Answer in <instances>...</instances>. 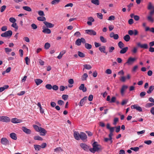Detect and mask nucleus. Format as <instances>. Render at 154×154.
I'll return each mask as SVG.
<instances>
[{
    "label": "nucleus",
    "instance_id": "64",
    "mask_svg": "<svg viewBox=\"0 0 154 154\" xmlns=\"http://www.w3.org/2000/svg\"><path fill=\"white\" fill-rule=\"evenodd\" d=\"M5 51L6 53L12 51L11 49L9 48H5Z\"/></svg>",
    "mask_w": 154,
    "mask_h": 154
},
{
    "label": "nucleus",
    "instance_id": "22",
    "mask_svg": "<svg viewBox=\"0 0 154 154\" xmlns=\"http://www.w3.org/2000/svg\"><path fill=\"white\" fill-rule=\"evenodd\" d=\"M122 49L120 51V53L121 54H124L128 50V47H126L124 48H121Z\"/></svg>",
    "mask_w": 154,
    "mask_h": 154
},
{
    "label": "nucleus",
    "instance_id": "51",
    "mask_svg": "<svg viewBox=\"0 0 154 154\" xmlns=\"http://www.w3.org/2000/svg\"><path fill=\"white\" fill-rule=\"evenodd\" d=\"M11 26L13 27L16 29H18V26L16 23H14L12 24L11 25Z\"/></svg>",
    "mask_w": 154,
    "mask_h": 154
},
{
    "label": "nucleus",
    "instance_id": "47",
    "mask_svg": "<svg viewBox=\"0 0 154 154\" xmlns=\"http://www.w3.org/2000/svg\"><path fill=\"white\" fill-rule=\"evenodd\" d=\"M25 60L26 61V64L27 65H28L29 64V62L30 61V59H29L28 57H25Z\"/></svg>",
    "mask_w": 154,
    "mask_h": 154
},
{
    "label": "nucleus",
    "instance_id": "30",
    "mask_svg": "<svg viewBox=\"0 0 154 154\" xmlns=\"http://www.w3.org/2000/svg\"><path fill=\"white\" fill-rule=\"evenodd\" d=\"M82 43V40L81 38H78L75 42V44L78 46H79L81 45Z\"/></svg>",
    "mask_w": 154,
    "mask_h": 154
},
{
    "label": "nucleus",
    "instance_id": "8",
    "mask_svg": "<svg viewBox=\"0 0 154 154\" xmlns=\"http://www.w3.org/2000/svg\"><path fill=\"white\" fill-rule=\"evenodd\" d=\"M85 31L86 34L91 35H95L97 34L96 32L93 29H87Z\"/></svg>",
    "mask_w": 154,
    "mask_h": 154
},
{
    "label": "nucleus",
    "instance_id": "62",
    "mask_svg": "<svg viewBox=\"0 0 154 154\" xmlns=\"http://www.w3.org/2000/svg\"><path fill=\"white\" fill-rule=\"evenodd\" d=\"M88 20L91 21V22H94V19L92 17H90L88 18Z\"/></svg>",
    "mask_w": 154,
    "mask_h": 154
},
{
    "label": "nucleus",
    "instance_id": "36",
    "mask_svg": "<svg viewBox=\"0 0 154 154\" xmlns=\"http://www.w3.org/2000/svg\"><path fill=\"white\" fill-rule=\"evenodd\" d=\"M37 19L38 20L42 21H44L46 20L45 18L43 16L38 17H37Z\"/></svg>",
    "mask_w": 154,
    "mask_h": 154
},
{
    "label": "nucleus",
    "instance_id": "18",
    "mask_svg": "<svg viewBox=\"0 0 154 154\" xmlns=\"http://www.w3.org/2000/svg\"><path fill=\"white\" fill-rule=\"evenodd\" d=\"M44 23L46 26L48 28H51L53 27L54 25L53 24H52L51 23H49L47 21H45L44 22Z\"/></svg>",
    "mask_w": 154,
    "mask_h": 154
},
{
    "label": "nucleus",
    "instance_id": "46",
    "mask_svg": "<svg viewBox=\"0 0 154 154\" xmlns=\"http://www.w3.org/2000/svg\"><path fill=\"white\" fill-rule=\"evenodd\" d=\"M31 26L32 28L33 29H37L38 27L37 25L34 23L31 24Z\"/></svg>",
    "mask_w": 154,
    "mask_h": 154
},
{
    "label": "nucleus",
    "instance_id": "52",
    "mask_svg": "<svg viewBox=\"0 0 154 154\" xmlns=\"http://www.w3.org/2000/svg\"><path fill=\"white\" fill-rule=\"evenodd\" d=\"M133 6V4L132 3H130L129 5H128L127 6L128 7V11H130L131 10V8Z\"/></svg>",
    "mask_w": 154,
    "mask_h": 154
},
{
    "label": "nucleus",
    "instance_id": "32",
    "mask_svg": "<svg viewBox=\"0 0 154 154\" xmlns=\"http://www.w3.org/2000/svg\"><path fill=\"white\" fill-rule=\"evenodd\" d=\"M78 54L79 57L81 58L84 57L85 56L84 53L80 51L78 52Z\"/></svg>",
    "mask_w": 154,
    "mask_h": 154
},
{
    "label": "nucleus",
    "instance_id": "7",
    "mask_svg": "<svg viewBox=\"0 0 154 154\" xmlns=\"http://www.w3.org/2000/svg\"><path fill=\"white\" fill-rule=\"evenodd\" d=\"M1 143L4 145H9V142L5 137H3L1 139Z\"/></svg>",
    "mask_w": 154,
    "mask_h": 154
},
{
    "label": "nucleus",
    "instance_id": "1",
    "mask_svg": "<svg viewBox=\"0 0 154 154\" xmlns=\"http://www.w3.org/2000/svg\"><path fill=\"white\" fill-rule=\"evenodd\" d=\"M93 148H91L89 149L90 151L94 153L96 151H98L101 149V147L100 145L98 144L97 142H94L92 144Z\"/></svg>",
    "mask_w": 154,
    "mask_h": 154
},
{
    "label": "nucleus",
    "instance_id": "59",
    "mask_svg": "<svg viewBox=\"0 0 154 154\" xmlns=\"http://www.w3.org/2000/svg\"><path fill=\"white\" fill-rule=\"evenodd\" d=\"M38 14L39 16H45V14H44V12L42 11H38Z\"/></svg>",
    "mask_w": 154,
    "mask_h": 154
},
{
    "label": "nucleus",
    "instance_id": "42",
    "mask_svg": "<svg viewBox=\"0 0 154 154\" xmlns=\"http://www.w3.org/2000/svg\"><path fill=\"white\" fill-rule=\"evenodd\" d=\"M63 151V150L60 147H57L54 149V152H58Z\"/></svg>",
    "mask_w": 154,
    "mask_h": 154
},
{
    "label": "nucleus",
    "instance_id": "24",
    "mask_svg": "<svg viewBox=\"0 0 154 154\" xmlns=\"http://www.w3.org/2000/svg\"><path fill=\"white\" fill-rule=\"evenodd\" d=\"M147 8L149 10L154 9V6H153L151 2H149L147 5Z\"/></svg>",
    "mask_w": 154,
    "mask_h": 154
},
{
    "label": "nucleus",
    "instance_id": "45",
    "mask_svg": "<svg viewBox=\"0 0 154 154\" xmlns=\"http://www.w3.org/2000/svg\"><path fill=\"white\" fill-rule=\"evenodd\" d=\"M34 148L36 150L38 151L41 149L40 145H34Z\"/></svg>",
    "mask_w": 154,
    "mask_h": 154
},
{
    "label": "nucleus",
    "instance_id": "38",
    "mask_svg": "<svg viewBox=\"0 0 154 154\" xmlns=\"http://www.w3.org/2000/svg\"><path fill=\"white\" fill-rule=\"evenodd\" d=\"M33 127L35 129V130L37 132H38L39 131V130L40 129V128L41 127H39L37 125H33Z\"/></svg>",
    "mask_w": 154,
    "mask_h": 154
},
{
    "label": "nucleus",
    "instance_id": "48",
    "mask_svg": "<svg viewBox=\"0 0 154 154\" xmlns=\"http://www.w3.org/2000/svg\"><path fill=\"white\" fill-rule=\"evenodd\" d=\"M9 21L10 22L14 23L16 21V20L14 17H11L9 19Z\"/></svg>",
    "mask_w": 154,
    "mask_h": 154
},
{
    "label": "nucleus",
    "instance_id": "15",
    "mask_svg": "<svg viewBox=\"0 0 154 154\" xmlns=\"http://www.w3.org/2000/svg\"><path fill=\"white\" fill-rule=\"evenodd\" d=\"M74 137L76 140H79L80 139V134L78 131H75L73 133Z\"/></svg>",
    "mask_w": 154,
    "mask_h": 154
},
{
    "label": "nucleus",
    "instance_id": "55",
    "mask_svg": "<svg viewBox=\"0 0 154 154\" xmlns=\"http://www.w3.org/2000/svg\"><path fill=\"white\" fill-rule=\"evenodd\" d=\"M6 6L5 5L2 6L0 8V11L1 12H3L6 8Z\"/></svg>",
    "mask_w": 154,
    "mask_h": 154
},
{
    "label": "nucleus",
    "instance_id": "56",
    "mask_svg": "<svg viewBox=\"0 0 154 154\" xmlns=\"http://www.w3.org/2000/svg\"><path fill=\"white\" fill-rule=\"evenodd\" d=\"M81 35V33L79 31L76 32L74 34V35L76 37H79Z\"/></svg>",
    "mask_w": 154,
    "mask_h": 154
},
{
    "label": "nucleus",
    "instance_id": "53",
    "mask_svg": "<svg viewBox=\"0 0 154 154\" xmlns=\"http://www.w3.org/2000/svg\"><path fill=\"white\" fill-rule=\"evenodd\" d=\"M130 149L134 151L135 152H137L138 151L139 148L138 147H131Z\"/></svg>",
    "mask_w": 154,
    "mask_h": 154
},
{
    "label": "nucleus",
    "instance_id": "37",
    "mask_svg": "<svg viewBox=\"0 0 154 154\" xmlns=\"http://www.w3.org/2000/svg\"><path fill=\"white\" fill-rule=\"evenodd\" d=\"M118 45L120 48H122L124 47V44L122 42L120 41L118 43Z\"/></svg>",
    "mask_w": 154,
    "mask_h": 154
},
{
    "label": "nucleus",
    "instance_id": "44",
    "mask_svg": "<svg viewBox=\"0 0 154 154\" xmlns=\"http://www.w3.org/2000/svg\"><path fill=\"white\" fill-rule=\"evenodd\" d=\"M50 47V44L48 43H46L45 45V49H48Z\"/></svg>",
    "mask_w": 154,
    "mask_h": 154
},
{
    "label": "nucleus",
    "instance_id": "16",
    "mask_svg": "<svg viewBox=\"0 0 154 154\" xmlns=\"http://www.w3.org/2000/svg\"><path fill=\"white\" fill-rule=\"evenodd\" d=\"M38 132H39L41 134V135L45 136V134L47 133V131L45 129L41 127Z\"/></svg>",
    "mask_w": 154,
    "mask_h": 154
},
{
    "label": "nucleus",
    "instance_id": "2",
    "mask_svg": "<svg viewBox=\"0 0 154 154\" xmlns=\"http://www.w3.org/2000/svg\"><path fill=\"white\" fill-rule=\"evenodd\" d=\"M136 60V58L135 57H129L128 58L127 61L124 64V65H125L126 64H127L128 65H131Z\"/></svg>",
    "mask_w": 154,
    "mask_h": 154
},
{
    "label": "nucleus",
    "instance_id": "61",
    "mask_svg": "<svg viewBox=\"0 0 154 154\" xmlns=\"http://www.w3.org/2000/svg\"><path fill=\"white\" fill-rule=\"evenodd\" d=\"M115 128H116V132L118 133L119 132L120 130V126H118L117 127H115Z\"/></svg>",
    "mask_w": 154,
    "mask_h": 154
},
{
    "label": "nucleus",
    "instance_id": "10",
    "mask_svg": "<svg viewBox=\"0 0 154 154\" xmlns=\"http://www.w3.org/2000/svg\"><path fill=\"white\" fill-rule=\"evenodd\" d=\"M137 45L141 48L147 49L148 48V45L147 44H141L139 42L137 43Z\"/></svg>",
    "mask_w": 154,
    "mask_h": 154
},
{
    "label": "nucleus",
    "instance_id": "6",
    "mask_svg": "<svg viewBox=\"0 0 154 154\" xmlns=\"http://www.w3.org/2000/svg\"><path fill=\"white\" fill-rule=\"evenodd\" d=\"M0 121L1 122H8L10 121V119L9 117L6 116H0Z\"/></svg>",
    "mask_w": 154,
    "mask_h": 154
},
{
    "label": "nucleus",
    "instance_id": "29",
    "mask_svg": "<svg viewBox=\"0 0 154 154\" xmlns=\"http://www.w3.org/2000/svg\"><path fill=\"white\" fill-rule=\"evenodd\" d=\"M123 38L125 41L127 42L129 41L130 40V37L129 35H126L124 36Z\"/></svg>",
    "mask_w": 154,
    "mask_h": 154
},
{
    "label": "nucleus",
    "instance_id": "3",
    "mask_svg": "<svg viewBox=\"0 0 154 154\" xmlns=\"http://www.w3.org/2000/svg\"><path fill=\"white\" fill-rule=\"evenodd\" d=\"M115 127H110V125L109 123H108L106 125V128L107 129L109 130L110 133L109 135V137H112L113 136V132L114 131V129Z\"/></svg>",
    "mask_w": 154,
    "mask_h": 154
},
{
    "label": "nucleus",
    "instance_id": "25",
    "mask_svg": "<svg viewBox=\"0 0 154 154\" xmlns=\"http://www.w3.org/2000/svg\"><path fill=\"white\" fill-rule=\"evenodd\" d=\"M35 81L37 85H39L43 82L42 80L40 79H36L35 80Z\"/></svg>",
    "mask_w": 154,
    "mask_h": 154
},
{
    "label": "nucleus",
    "instance_id": "17",
    "mask_svg": "<svg viewBox=\"0 0 154 154\" xmlns=\"http://www.w3.org/2000/svg\"><path fill=\"white\" fill-rule=\"evenodd\" d=\"M45 27V26H44L42 27V29L43 30H42V32L45 33L47 34H50L51 33V31L50 29L48 28L44 29Z\"/></svg>",
    "mask_w": 154,
    "mask_h": 154
},
{
    "label": "nucleus",
    "instance_id": "63",
    "mask_svg": "<svg viewBox=\"0 0 154 154\" xmlns=\"http://www.w3.org/2000/svg\"><path fill=\"white\" fill-rule=\"evenodd\" d=\"M57 103L59 105H62L64 104V102L62 100H59L58 101Z\"/></svg>",
    "mask_w": 154,
    "mask_h": 154
},
{
    "label": "nucleus",
    "instance_id": "26",
    "mask_svg": "<svg viewBox=\"0 0 154 154\" xmlns=\"http://www.w3.org/2000/svg\"><path fill=\"white\" fill-rule=\"evenodd\" d=\"M88 77V75L87 73H85L82 75L81 79L82 81H85L87 79V78Z\"/></svg>",
    "mask_w": 154,
    "mask_h": 154
},
{
    "label": "nucleus",
    "instance_id": "20",
    "mask_svg": "<svg viewBox=\"0 0 154 154\" xmlns=\"http://www.w3.org/2000/svg\"><path fill=\"white\" fill-rule=\"evenodd\" d=\"M87 97H84L81 99L79 105L80 106H82L84 104V101L87 100Z\"/></svg>",
    "mask_w": 154,
    "mask_h": 154
},
{
    "label": "nucleus",
    "instance_id": "9",
    "mask_svg": "<svg viewBox=\"0 0 154 154\" xmlns=\"http://www.w3.org/2000/svg\"><path fill=\"white\" fill-rule=\"evenodd\" d=\"M128 34L130 35H134L135 36L137 35L138 34V32L136 29H134V30H129L128 31Z\"/></svg>",
    "mask_w": 154,
    "mask_h": 154
},
{
    "label": "nucleus",
    "instance_id": "34",
    "mask_svg": "<svg viewBox=\"0 0 154 154\" xmlns=\"http://www.w3.org/2000/svg\"><path fill=\"white\" fill-rule=\"evenodd\" d=\"M91 2L95 5H99L100 4L99 0H91Z\"/></svg>",
    "mask_w": 154,
    "mask_h": 154
},
{
    "label": "nucleus",
    "instance_id": "11",
    "mask_svg": "<svg viewBox=\"0 0 154 154\" xmlns=\"http://www.w3.org/2000/svg\"><path fill=\"white\" fill-rule=\"evenodd\" d=\"M131 108L132 109H136L137 110L140 112L142 111L141 108L139 106H137V105H131Z\"/></svg>",
    "mask_w": 154,
    "mask_h": 154
},
{
    "label": "nucleus",
    "instance_id": "40",
    "mask_svg": "<svg viewBox=\"0 0 154 154\" xmlns=\"http://www.w3.org/2000/svg\"><path fill=\"white\" fill-rule=\"evenodd\" d=\"M34 139L35 140H43L42 138L38 135L34 136Z\"/></svg>",
    "mask_w": 154,
    "mask_h": 154
},
{
    "label": "nucleus",
    "instance_id": "60",
    "mask_svg": "<svg viewBox=\"0 0 154 154\" xmlns=\"http://www.w3.org/2000/svg\"><path fill=\"white\" fill-rule=\"evenodd\" d=\"M152 143V141L151 140H145L144 141V143L147 145H150Z\"/></svg>",
    "mask_w": 154,
    "mask_h": 154
},
{
    "label": "nucleus",
    "instance_id": "57",
    "mask_svg": "<svg viewBox=\"0 0 154 154\" xmlns=\"http://www.w3.org/2000/svg\"><path fill=\"white\" fill-rule=\"evenodd\" d=\"M116 98L115 97H112L111 98V100L110 101V103H114L116 101Z\"/></svg>",
    "mask_w": 154,
    "mask_h": 154
},
{
    "label": "nucleus",
    "instance_id": "5",
    "mask_svg": "<svg viewBox=\"0 0 154 154\" xmlns=\"http://www.w3.org/2000/svg\"><path fill=\"white\" fill-rule=\"evenodd\" d=\"M80 146L86 152H88L90 149L89 146L85 143H80Z\"/></svg>",
    "mask_w": 154,
    "mask_h": 154
},
{
    "label": "nucleus",
    "instance_id": "12",
    "mask_svg": "<svg viewBox=\"0 0 154 154\" xmlns=\"http://www.w3.org/2000/svg\"><path fill=\"white\" fill-rule=\"evenodd\" d=\"M11 121L13 123H18L21 122L22 121L21 119H18L17 118H13L11 119Z\"/></svg>",
    "mask_w": 154,
    "mask_h": 154
},
{
    "label": "nucleus",
    "instance_id": "33",
    "mask_svg": "<svg viewBox=\"0 0 154 154\" xmlns=\"http://www.w3.org/2000/svg\"><path fill=\"white\" fill-rule=\"evenodd\" d=\"M83 66L84 68L83 69V70H84L85 69H90L92 68V67L89 64H85Z\"/></svg>",
    "mask_w": 154,
    "mask_h": 154
},
{
    "label": "nucleus",
    "instance_id": "49",
    "mask_svg": "<svg viewBox=\"0 0 154 154\" xmlns=\"http://www.w3.org/2000/svg\"><path fill=\"white\" fill-rule=\"evenodd\" d=\"M115 49V48L114 47L111 46L109 48V53H112L113 51Z\"/></svg>",
    "mask_w": 154,
    "mask_h": 154
},
{
    "label": "nucleus",
    "instance_id": "58",
    "mask_svg": "<svg viewBox=\"0 0 154 154\" xmlns=\"http://www.w3.org/2000/svg\"><path fill=\"white\" fill-rule=\"evenodd\" d=\"M154 87H149V89L147 91V93L148 94L151 93Z\"/></svg>",
    "mask_w": 154,
    "mask_h": 154
},
{
    "label": "nucleus",
    "instance_id": "23",
    "mask_svg": "<svg viewBox=\"0 0 154 154\" xmlns=\"http://www.w3.org/2000/svg\"><path fill=\"white\" fill-rule=\"evenodd\" d=\"M66 52V51L65 50H63L60 52V54L57 57V58L59 59H60L62 58L63 55Z\"/></svg>",
    "mask_w": 154,
    "mask_h": 154
},
{
    "label": "nucleus",
    "instance_id": "21",
    "mask_svg": "<svg viewBox=\"0 0 154 154\" xmlns=\"http://www.w3.org/2000/svg\"><path fill=\"white\" fill-rule=\"evenodd\" d=\"M10 137L13 140H16L17 139V136L16 134L14 133H12L10 134Z\"/></svg>",
    "mask_w": 154,
    "mask_h": 154
},
{
    "label": "nucleus",
    "instance_id": "31",
    "mask_svg": "<svg viewBox=\"0 0 154 154\" xmlns=\"http://www.w3.org/2000/svg\"><path fill=\"white\" fill-rule=\"evenodd\" d=\"M85 48L89 50L91 48L92 45L88 43H85Z\"/></svg>",
    "mask_w": 154,
    "mask_h": 154
},
{
    "label": "nucleus",
    "instance_id": "4",
    "mask_svg": "<svg viewBox=\"0 0 154 154\" xmlns=\"http://www.w3.org/2000/svg\"><path fill=\"white\" fill-rule=\"evenodd\" d=\"M12 31L10 30L2 33L1 35V36L4 37H10L12 35Z\"/></svg>",
    "mask_w": 154,
    "mask_h": 154
},
{
    "label": "nucleus",
    "instance_id": "54",
    "mask_svg": "<svg viewBox=\"0 0 154 154\" xmlns=\"http://www.w3.org/2000/svg\"><path fill=\"white\" fill-rule=\"evenodd\" d=\"M62 98L64 100H67L68 97V96L67 95H63L62 96Z\"/></svg>",
    "mask_w": 154,
    "mask_h": 154
},
{
    "label": "nucleus",
    "instance_id": "27",
    "mask_svg": "<svg viewBox=\"0 0 154 154\" xmlns=\"http://www.w3.org/2000/svg\"><path fill=\"white\" fill-rule=\"evenodd\" d=\"M23 8L25 10L29 11L30 12L32 11V9L31 8L27 6H25L23 7Z\"/></svg>",
    "mask_w": 154,
    "mask_h": 154
},
{
    "label": "nucleus",
    "instance_id": "39",
    "mask_svg": "<svg viewBox=\"0 0 154 154\" xmlns=\"http://www.w3.org/2000/svg\"><path fill=\"white\" fill-rule=\"evenodd\" d=\"M97 16L98 18L102 20L103 19V15L100 13H98L97 14Z\"/></svg>",
    "mask_w": 154,
    "mask_h": 154
},
{
    "label": "nucleus",
    "instance_id": "19",
    "mask_svg": "<svg viewBox=\"0 0 154 154\" xmlns=\"http://www.w3.org/2000/svg\"><path fill=\"white\" fill-rule=\"evenodd\" d=\"M99 50L101 52H103L105 53L106 54H107V52L106 51V47L105 46H102L101 47H99Z\"/></svg>",
    "mask_w": 154,
    "mask_h": 154
},
{
    "label": "nucleus",
    "instance_id": "14",
    "mask_svg": "<svg viewBox=\"0 0 154 154\" xmlns=\"http://www.w3.org/2000/svg\"><path fill=\"white\" fill-rule=\"evenodd\" d=\"M80 138L83 140H84L87 138V135L84 133L81 132L80 134Z\"/></svg>",
    "mask_w": 154,
    "mask_h": 154
},
{
    "label": "nucleus",
    "instance_id": "28",
    "mask_svg": "<svg viewBox=\"0 0 154 154\" xmlns=\"http://www.w3.org/2000/svg\"><path fill=\"white\" fill-rule=\"evenodd\" d=\"M128 87H122L121 90V93L122 96L123 95L125 94V91H126Z\"/></svg>",
    "mask_w": 154,
    "mask_h": 154
},
{
    "label": "nucleus",
    "instance_id": "35",
    "mask_svg": "<svg viewBox=\"0 0 154 154\" xmlns=\"http://www.w3.org/2000/svg\"><path fill=\"white\" fill-rule=\"evenodd\" d=\"M100 41L103 43H106L107 42L106 39L103 36H101L100 37Z\"/></svg>",
    "mask_w": 154,
    "mask_h": 154
},
{
    "label": "nucleus",
    "instance_id": "50",
    "mask_svg": "<svg viewBox=\"0 0 154 154\" xmlns=\"http://www.w3.org/2000/svg\"><path fill=\"white\" fill-rule=\"evenodd\" d=\"M154 105V103H147L146 105V107H151L153 106Z\"/></svg>",
    "mask_w": 154,
    "mask_h": 154
},
{
    "label": "nucleus",
    "instance_id": "43",
    "mask_svg": "<svg viewBox=\"0 0 154 154\" xmlns=\"http://www.w3.org/2000/svg\"><path fill=\"white\" fill-rule=\"evenodd\" d=\"M60 0H54L51 2L52 5H55L58 4L60 2Z\"/></svg>",
    "mask_w": 154,
    "mask_h": 154
},
{
    "label": "nucleus",
    "instance_id": "41",
    "mask_svg": "<svg viewBox=\"0 0 154 154\" xmlns=\"http://www.w3.org/2000/svg\"><path fill=\"white\" fill-rule=\"evenodd\" d=\"M147 19L149 21L152 23H153L154 22V19L152 17V16H148L147 17Z\"/></svg>",
    "mask_w": 154,
    "mask_h": 154
},
{
    "label": "nucleus",
    "instance_id": "13",
    "mask_svg": "<svg viewBox=\"0 0 154 154\" xmlns=\"http://www.w3.org/2000/svg\"><path fill=\"white\" fill-rule=\"evenodd\" d=\"M22 130L24 132L27 134H29L31 132V130L30 129H29L25 127H22Z\"/></svg>",
    "mask_w": 154,
    "mask_h": 154
}]
</instances>
